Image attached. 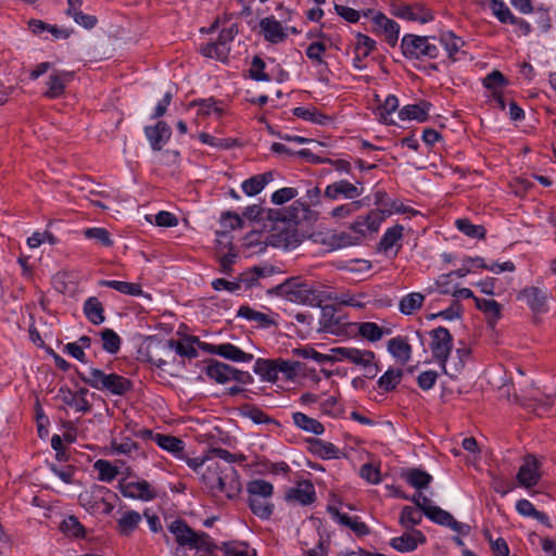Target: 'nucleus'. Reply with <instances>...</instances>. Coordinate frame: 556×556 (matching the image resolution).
Segmentation results:
<instances>
[{"label": "nucleus", "mask_w": 556, "mask_h": 556, "mask_svg": "<svg viewBox=\"0 0 556 556\" xmlns=\"http://www.w3.org/2000/svg\"><path fill=\"white\" fill-rule=\"evenodd\" d=\"M254 371L266 381L275 382L278 379L277 361L257 359L254 365Z\"/></svg>", "instance_id": "nucleus-29"}, {"label": "nucleus", "mask_w": 556, "mask_h": 556, "mask_svg": "<svg viewBox=\"0 0 556 556\" xmlns=\"http://www.w3.org/2000/svg\"><path fill=\"white\" fill-rule=\"evenodd\" d=\"M455 224L459 231L470 238L481 239L485 236V229L483 226L472 225L468 219H457Z\"/></svg>", "instance_id": "nucleus-53"}, {"label": "nucleus", "mask_w": 556, "mask_h": 556, "mask_svg": "<svg viewBox=\"0 0 556 556\" xmlns=\"http://www.w3.org/2000/svg\"><path fill=\"white\" fill-rule=\"evenodd\" d=\"M390 214L391 210H372L366 216H359L350 229L361 242L368 233L377 232L381 223Z\"/></svg>", "instance_id": "nucleus-8"}, {"label": "nucleus", "mask_w": 556, "mask_h": 556, "mask_svg": "<svg viewBox=\"0 0 556 556\" xmlns=\"http://www.w3.org/2000/svg\"><path fill=\"white\" fill-rule=\"evenodd\" d=\"M359 475L371 484H378L381 481L380 470L371 464L363 465Z\"/></svg>", "instance_id": "nucleus-64"}, {"label": "nucleus", "mask_w": 556, "mask_h": 556, "mask_svg": "<svg viewBox=\"0 0 556 556\" xmlns=\"http://www.w3.org/2000/svg\"><path fill=\"white\" fill-rule=\"evenodd\" d=\"M478 3L482 8L489 7L500 22L509 23L513 21V13L502 0H478Z\"/></svg>", "instance_id": "nucleus-30"}, {"label": "nucleus", "mask_w": 556, "mask_h": 556, "mask_svg": "<svg viewBox=\"0 0 556 556\" xmlns=\"http://www.w3.org/2000/svg\"><path fill=\"white\" fill-rule=\"evenodd\" d=\"M249 500L258 497H271L274 494V485L263 479H254L247 486Z\"/></svg>", "instance_id": "nucleus-31"}, {"label": "nucleus", "mask_w": 556, "mask_h": 556, "mask_svg": "<svg viewBox=\"0 0 556 556\" xmlns=\"http://www.w3.org/2000/svg\"><path fill=\"white\" fill-rule=\"evenodd\" d=\"M440 42L444 46L447 54L451 59L455 60V54L464 46V40L456 37L452 31L442 33L440 36Z\"/></svg>", "instance_id": "nucleus-45"}, {"label": "nucleus", "mask_w": 556, "mask_h": 556, "mask_svg": "<svg viewBox=\"0 0 556 556\" xmlns=\"http://www.w3.org/2000/svg\"><path fill=\"white\" fill-rule=\"evenodd\" d=\"M425 542L426 536L420 530H408L401 536L393 538L390 545L401 553H406L415 551L419 544Z\"/></svg>", "instance_id": "nucleus-19"}, {"label": "nucleus", "mask_w": 556, "mask_h": 556, "mask_svg": "<svg viewBox=\"0 0 556 556\" xmlns=\"http://www.w3.org/2000/svg\"><path fill=\"white\" fill-rule=\"evenodd\" d=\"M359 241L357 240V237H355L350 229V231H342L339 233H334L331 237V244L333 248L341 249L346 248L351 245L358 244Z\"/></svg>", "instance_id": "nucleus-57"}, {"label": "nucleus", "mask_w": 556, "mask_h": 556, "mask_svg": "<svg viewBox=\"0 0 556 556\" xmlns=\"http://www.w3.org/2000/svg\"><path fill=\"white\" fill-rule=\"evenodd\" d=\"M430 103L421 102L419 104L405 105L400 112L399 117L402 121L416 119L418 122H425L428 117V111Z\"/></svg>", "instance_id": "nucleus-27"}, {"label": "nucleus", "mask_w": 556, "mask_h": 556, "mask_svg": "<svg viewBox=\"0 0 556 556\" xmlns=\"http://www.w3.org/2000/svg\"><path fill=\"white\" fill-rule=\"evenodd\" d=\"M333 517L343 526L352 529L356 534L364 535L369 532L368 527L361 521L357 517L353 518L344 513H340L338 509L330 510Z\"/></svg>", "instance_id": "nucleus-33"}, {"label": "nucleus", "mask_w": 556, "mask_h": 556, "mask_svg": "<svg viewBox=\"0 0 556 556\" xmlns=\"http://www.w3.org/2000/svg\"><path fill=\"white\" fill-rule=\"evenodd\" d=\"M507 84L506 78L500 71H493L483 79V86L488 89L496 90L498 87Z\"/></svg>", "instance_id": "nucleus-63"}, {"label": "nucleus", "mask_w": 556, "mask_h": 556, "mask_svg": "<svg viewBox=\"0 0 556 556\" xmlns=\"http://www.w3.org/2000/svg\"><path fill=\"white\" fill-rule=\"evenodd\" d=\"M140 521L141 516L139 513L135 510L126 511L118 520L119 531L127 535L137 528Z\"/></svg>", "instance_id": "nucleus-48"}, {"label": "nucleus", "mask_w": 556, "mask_h": 556, "mask_svg": "<svg viewBox=\"0 0 556 556\" xmlns=\"http://www.w3.org/2000/svg\"><path fill=\"white\" fill-rule=\"evenodd\" d=\"M430 37L407 34L402 38L401 49L406 58L420 59L428 56L435 59L439 55V49L431 43Z\"/></svg>", "instance_id": "nucleus-6"}, {"label": "nucleus", "mask_w": 556, "mask_h": 556, "mask_svg": "<svg viewBox=\"0 0 556 556\" xmlns=\"http://www.w3.org/2000/svg\"><path fill=\"white\" fill-rule=\"evenodd\" d=\"M388 352L402 365L409 362L412 346L403 337H395L388 341Z\"/></svg>", "instance_id": "nucleus-25"}, {"label": "nucleus", "mask_w": 556, "mask_h": 556, "mask_svg": "<svg viewBox=\"0 0 556 556\" xmlns=\"http://www.w3.org/2000/svg\"><path fill=\"white\" fill-rule=\"evenodd\" d=\"M311 444L313 452L323 458L332 459L339 457V448L330 442L314 439L311 441Z\"/></svg>", "instance_id": "nucleus-43"}, {"label": "nucleus", "mask_w": 556, "mask_h": 556, "mask_svg": "<svg viewBox=\"0 0 556 556\" xmlns=\"http://www.w3.org/2000/svg\"><path fill=\"white\" fill-rule=\"evenodd\" d=\"M74 74L67 71L53 70L46 83L47 90L45 97L49 99L60 98L66 89L68 83L73 80Z\"/></svg>", "instance_id": "nucleus-14"}, {"label": "nucleus", "mask_w": 556, "mask_h": 556, "mask_svg": "<svg viewBox=\"0 0 556 556\" xmlns=\"http://www.w3.org/2000/svg\"><path fill=\"white\" fill-rule=\"evenodd\" d=\"M540 467L541 463L534 455H527L516 476L519 485L526 489L536 485L541 479Z\"/></svg>", "instance_id": "nucleus-11"}, {"label": "nucleus", "mask_w": 556, "mask_h": 556, "mask_svg": "<svg viewBox=\"0 0 556 556\" xmlns=\"http://www.w3.org/2000/svg\"><path fill=\"white\" fill-rule=\"evenodd\" d=\"M94 468L99 472V479L101 481L110 482L112 481L118 473L116 467H114L110 462L104 459H99L94 463Z\"/></svg>", "instance_id": "nucleus-56"}, {"label": "nucleus", "mask_w": 556, "mask_h": 556, "mask_svg": "<svg viewBox=\"0 0 556 556\" xmlns=\"http://www.w3.org/2000/svg\"><path fill=\"white\" fill-rule=\"evenodd\" d=\"M315 500L314 485L308 481L299 482L295 488L290 489L286 494V501L307 505Z\"/></svg>", "instance_id": "nucleus-22"}, {"label": "nucleus", "mask_w": 556, "mask_h": 556, "mask_svg": "<svg viewBox=\"0 0 556 556\" xmlns=\"http://www.w3.org/2000/svg\"><path fill=\"white\" fill-rule=\"evenodd\" d=\"M211 352L232 362L249 363L253 359L252 354L245 353L230 343L213 345Z\"/></svg>", "instance_id": "nucleus-24"}, {"label": "nucleus", "mask_w": 556, "mask_h": 556, "mask_svg": "<svg viewBox=\"0 0 556 556\" xmlns=\"http://www.w3.org/2000/svg\"><path fill=\"white\" fill-rule=\"evenodd\" d=\"M112 450L116 455H127L134 457L139 454L138 445L129 438H124L121 441H112Z\"/></svg>", "instance_id": "nucleus-46"}, {"label": "nucleus", "mask_w": 556, "mask_h": 556, "mask_svg": "<svg viewBox=\"0 0 556 556\" xmlns=\"http://www.w3.org/2000/svg\"><path fill=\"white\" fill-rule=\"evenodd\" d=\"M404 227L402 225H395L389 228L380 240V249L384 253L392 252L393 255L397 254L399 249L401 248V241L403 238Z\"/></svg>", "instance_id": "nucleus-23"}, {"label": "nucleus", "mask_w": 556, "mask_h": 556, "mask_svg": "<svg viewBox=\"0 0 556 556\" xmlns=\"http://www.w3.org/2000/svg\"><path fill=\"white\" fill-rule=\"evenodd\" d=\"M236 456L223 448H211L202 458L205 465L202 479L213 493H223L232 497L240 490V482L232 464Z\"/></svg>", "instance_id": "nucleus-1"}, {"label": "nucleus", "mask_w": 556, "mask_h": 556, "mask_svg": "<svg viewBox=\"0 0 556 556\" xmlns=\"http://www.w3.org/2000/svg\"><path fill=\"white\" fill-rule=\"evenodd\" d=\"M110 494V490L105 486L92 485L79 494V502L85 508L98 511L100 510V503H104V496Z\"/></svg>", "instance_id": "nucleus-21"}, {"label": "nucleus", "mask_w": 556, "mask_h": 556, "mask_svg": "<svg viewBox=\"0 0 556 556\" xmlns=\"http://www.w3.org/2000/svg\"><path fill=\"white\" fill-rule=\"evenodd\" d=\"M430 336L432 356L442 368H445V363H447V358L453 350V337L444 327L433 329Z\"/></svg>", "instance_id": "nucleus-9"}, {"label": "nucleus", "mask_w": 556, "mask_h": 556, "mask_svg": "<svg viewBox=\"0 0 556 556\" xmlns=\"http://www.w3.org/2000/svg\"><path fill=\"white\" fill-rule=\"evenodd\" d=\"M84 235L86 238L96 240L100 244L104 247L112 245V240L110 237L109 231L105 228L94 227V228H88L84 231Z\"/></svg>", "instance_id": "nucleus-58"}, {"label": "nucleus", "mask_w": 556, "mask_h": 556, "mask_svg": "<svg viewBox=\"0 0 556 556\" xmlns=\"http://www.w3.org/2000/svg\"><path fill=\"white\" fill-rule=\"evenodd\" d=\"M144 134L154 151H160L169 140L172 129L165 122H159L155 126H147Z\"/></svg>", "instance_id": "nucleus-20"}, {"label": "nucleus", "mask_w": 556, "mask_h": 556, "mask_svg": "<svg viewBox=\"0 0 556 556\" xmlns=\"http://www.w3.org/2000/svg\"><path fill=\"white\" fill-rule=\"evenodd\" d=\"M477 307L482 311L489 318V323L494 326L501 318L502 305L495 300H485L475 298Z\"/></svg>", "instance_id": "nucleus-32"}, {"label": "nucleus", "mask_w": 556, "mask_h": 556, "mask_svg": "<svg viewBox=\"0 0 556 556\" xmlns=\"http://www.w3.org/2000/svg\"><path fill=\"white\" fill-rule=\"evenodd\" d=\"M363 193V187H358L348 180L336 181L325 189V197L329 200H338L340 197L353 200Z\"/></svg>", "instance_id": "nucleus-18"}, {"label": "nucleus", "mask_w": 556, "mask_h": 556, "mask_svg": "<svg viewBox=\"0 0 556 556\" xmlns=\"http://www.w3.org/2000/svg\"><path fill=\"white\" fill-rule=\"evenodd\" d=\"M153 441L163 450L177 454L184 450V442L176 437L155 433Z\"/></svg>", "instance_id": "nucleus-42"}, {"label": "nucleus", "mask_w": 556, "mask_h": 556, "mask_svg": "<svg viewBox=\"0 0 556 556\" xmlns=\"http://www.w3.org/2000/svg\"><path fill=\"white\" fill-rule=\"evenodd\" d=\"M425 515L431 521L446 526L457 533L467 534L469 532V526L458 522L448 511L443 510L439 506L432 505L426 510Z\"/></svg>", "instance_id": "nucleus-15"}, {"label": "nucleus", "mask_w": 556, "mask_h": 556, "mask_svg": "<svg viewBox=\"0 0 556 556\" xmlns=\"http://www.w3.org/2000/svg\"><path fill=\"white\" fill-rule=\"evenodd\" d=\"M359 334L370 342L379 341L384 334H390V329H383L375 323L365 321L358 325Z\"/></svg>", "instance_id": "nucleus-37"}, {"label": "nucleus", "mask_w": 556, "mask_h": 556, "mask_svg": "<svg viewBox=\"0 0 556 556\" xmlns=\"http://www.w3.org/2000/svg\"><path fill=\"white\" fill-rule=\"evenodd\" d=\"M238 316L247 318L249 320L257 321L265 327L274 324V320L269 318L266 314L256 312L249 306H241L238 311Z\"/></svg>", "instance_id": "nucleus-54"}, {"label": "nucleus", "mask_w": 556, "mask_h": 556, "mask_svg": "<svg viewBox=\"0 0 556 556\" xmlns=\"http://www.w3.org/2000/svg\"><path fill=\"white\" fill-rule=\"evenodd\" d=\"M293 114L300 118L312 121L319 125H323L326 123V121H328L326 115L321 114L314 108H295L293 109Z\"/></svg>", "instance_id": "nucleus-55"}, {"label": "nucleus", "mask_w": 556, "mask_h": 556, "mask_svg": "<svg viewBox=\"0 0 556 556\" xmlns=\"http://www.w3.org/2000/svg\"><path fill=\"white\" fill-rule=\"evenodd\" d=\"M192 105L198 108V115L201 116H210L212 114L220 116L222 114V109L216 105V102L213 99H204L193 102Z\"/></svg>", "instance_id": "nucleus-59"}, {"label": "nucleus", "mask_w": 556, "mask_h": 556, "mask_svg": "<svg viewBox=\"0 0 556 556\" xmlns=\"http://www.w3.org/2000/svg\"><path fill=\"white\" fill-rule=\"evenodd\" d=\"M307 206L301 201H294L288 206L280 207V248L293 250L305 239L303 220L307 215Z\"/></svg>", "instance_id": "nucleus-3"}, {"label": "nucleus", "mask_w": 556, "mask_h": 556, "mask_svg": "<svg viewBox=\"0 0 556 556\" xmlns=\"http://www.w3.org/2000/svg\"><path fill=\"white\" fill-rule=\"evenodd\" d=\"M292 418H293L294 424L299 428H301L307 432H311L314 434H321L325 431L324 426L318 420L311 418L303 413H294Z\"/></svg>", "instance_id": "nucleus-38"}, {"label": "nucleus", "mask_w": 556, "mask_h": 556, "mask_svg": "<svg viewBox=\"0 0 556 556\" xmlns=\"http://www.w3.org/2000/svg\"><path fill=\"white\" fill-rule=\"evenodd\" d=\"M406 481L417 490L425 489L432 481L431 475L420 469H409L404 475Z\"/></svg>", "instance_id": "nucleus-41"}, {"label": "nucleus", "mask_w": 556, "mask_h": 556, "mask_svg": "<svg viewBox=\"0 0 556 556\" xmlns=\"http://www.w3.org/2000/svg\"><path fill=\"white\" fill-rule=\"evenodd\" d=\"M548 292L539 287H527L518 293V299L525 300L530 309L535 314H544L548 311Z\"/></svg>", "instance_id": "nucleus-12"}, {"label": "nucleus", "mask_w": 556, "mask_h": 556, "mask_svg": "<svg viewBox=\"0 0 556 556\" xmlns=\"http://www.w3.org/2000/svg\"><path fill=\"white\" fill-rule=\"evenodd\" d=\"M61 530L68 536L81 538L85 535V528L75 516H68L61 523Z\"/></svg>", "instance_id": "nucleus-51"}, {"label": "nucleus", "mask_w": 556, "mask_h": 556, "mask_svg": "<svg viewBox=\"0 0 556 556\" xmlns=\"http://www.w3.org/2000/svg\"><path fill=\"white\" fill-rule=\"evenodd\" d=\"M280 298L296 304L320 305L325 301L324 292L300 277H292L280 282Z\"/></svg>", "instance_id": "nucleus-4"}, {"label": "nucleus", "mask_w": 556, "mask_h": 556, "mask_svg": "<svg viewBox=\"0 0 556 556\" xmlns=\"http://www.w3.org/2000/svg\"><path fill=\"white\" fill-rule=\"evenodd\" d=\"M81 379L91 388L118 396L126 394L131 389V382L127 378L114 372L106 374L93 367L83 374Z\"/></svg>", "instance_id": "nucleus-5"}, {"label": "nucleus", "mask_w": 556, "mask_h": 556, "mask_svg": "<svg viewBox=\"0 0 556 556\" xmlns=\"http://www.w3.org/2000/svg\"><path fill=\"white\" fill-rule=\"evenodd\" d=\"M324 292L325 300H332L340 304L350 305V306H362V302L352 296L348 292L333 293V292Z\"/></svg>", "instance_id": "nucleus-61"}, {"label": "nucleus", "mask_w": 556, "mask_h": 556, "mask_svg": "<svg viewBox=\"0 0 556 556\" xmlns=\"http://www.w3.org/2000/svg\"><path fill=\"white\" fill-rule=\"evenodd\" d=\"M271 497H258L249 500V505L253 514L262 519H268L274 510L275 504L270 502Z\"/></svg>", "instance_id": "nucleus-36"}, {"label": "nucleus", "mask_w": 556, "mask_h": 556, "mask_svg": "<svg viewBox=\"0 0 556 556\" xmlns=\"http://www.w3.org/2000/svg\"><path fill=\"white\" fill-rule=\"evenodd\" d=\"M293 353H296V354H301L303 355L304 357H312L313 359H315L316 362L323 364V363H326V362H339V361H342V357H339L337 356L336 353H332V351L330 352V354H321V353H318L314 350H312L311 352L306 351V350H292Z\"/></svg>", "instance_id": "nucleus-60"}, {"label": "nucleus", "mask_w": 556, "mask_h": 556, "mask_svg": "<svg viewBox=\"0 0 556 556\" xmlns=\"http://www.w3.org/2000/svg\"><path fill=\"white\" fill-rule=\"evenodd\" d=\"M349 323L340 315L332 305H325L321 307V316L319 319L320 331L338 334L343 330V327Z\"/></svg>", "instance_id": "nucleus-17"}, {"label": "nucleus", "mask_w": 556, "mask_h": 556, "mask_svg": "<svg viewBox=\"0 0 556 556\" xmlns=\"http://www.w3.org/2000/svg\"><path fill=\"white\" fill-rule=\"evenodd\" d=\"M422 520L421 513L412 507L405 506L403 507L400 515V523L407 530H415V526L419 525Z\"/></svg>", "instance_id": "nucleus-44"}, {"label": "nucleus", "mask_w": 556, "mask_h": 556, "mask_svg": "<svg viewBox=\"0 0 556 556\" xmlns=\"http://www.w3.org/2000/svg\"><path fill=\"white\" fill-rule=\"evenodd\" d=\"M205 374L218 383L238 381L245 384L251 380V375L248 371L236 369L230 365L217 361H213L206 366Z\"/></svg>", "instance_id": "nucleus-7"}, {"label": "nucleus", "mask_w": 556, "mask_h": 556, "mask_svg": "<svg viewBox=\"0 0 556 556\" xmlns=\"http://www.w3.org/2000/svg\"><path fill=\"white\" fill-rule=\"evenodd\" d=\"M102 339V348L111 353L115 354L118 352L121 348V338L112 329H104L101 331Z\"/></svg>", "instance_id": "nucleus-50"}, {"label": "nucleus", "mask_w": 556, "mask_h": 556, "mask_svg": "<svg viewBox=\"0 0 556 556\" xmlns=\"http://www.w3.org/2000/svg\"><path fill=\"white\" fill-rule=\"evenodd\" d=\"M363 205V201H353L349 204L340 205L331 211V216L334 218L346 217L354 212L358 211Z\"/></svg>", "instance_id": "nucleus-62"}, {"label": "nucleus", "mask_w": 556, "mask_h": 556, "mask_svg": "<svg viewBox=\"0 0 556 556\" xmlns=\"http://www.w3.org/2000/svg\"><path fill=\"white\" fill-rule=\"evenodd\" d=\"M119 491L125 497L146 502L156 496L155 490L146 480L121 482Z\"/></svg>", "instance_id": "nucleus-13"}, {"label": "nucleus", "mask_w": 556, "mask_h": 556, "mask_svg": "<svg viewBox=\"0 0 556 556\" xmlns=\"http://www.w3.org/2000/svg\"><path fill=\"white\" fill-rule=\"evenodd\" d=\"M177 546L175 556H215L216 546L204 532L193 531L185 521L175 520L168 526Z\"/></svg>", "instance_id": "nucleus-2"}, {"label": "nucleus", "mask_w": 556, "mask_h": 556, "mask_svg": "<svg viewBox=\"0 0 556 556\" xmlns=\"http://www.w3.org/2000/svg\"><path fill=\"white\" fill-rule=\"evenodd\" d=\"M469 355L470 350L467 346L458 348L455 351V355L452 356L450 363H445V368H442L444 374L452 378H456L464 369Z\"/></svg>", "instance_id": "nucleus-26"}, {"label": "nucleus", "mask_w": 556, "mask_h": 556, "mask_svg": "<svg viewBox=\"0 0 556 556\" xmlns=\"http://www.w3.org/2000/svg\"><path fill=\"white\" fill-rule=\"evenodd\" d=\"M100 285L112 288L123 294L139 296L143 293L140 285H138V283L118 281V280H103V281H100Z\"/></svg>", "instance_id": "nucleus-39"}, {"label": "nucleus", "mask_w": 556, "mask_h": 556, "mask_svg": "<svg viewBox=\"0 0 556 556\" xmlns=\"http://www.w3.org/2000/svg\"><path fill=\"white\" fill-rule=\"evenodd\" d=\"M392 14L396 17L416 21L421 24L428 23L433 20V15L430 10L426 9L421 4L415 5L399 4L393 7Z\"/></svg>", "instance_id": "nucleus-16"}, {"label": "nucleus", "mask_w": 556, "mask_h": 556, "mask_svg": "<svg viewBox=\"0 0 556 556\" xmlns=\"http://www.w3.org/2000/svg\"><path fill=\"white\" fill-rule=\"evenodd\" d=\"M258 33L267 41L276 43L278 42V21L274 15L264 17L258 23Z\"/></svg>", "instance_id": "nucleus-34"}, {"label": "nucleus", "mask_w": 556, "mask_h": 556, "mask_svg": "<svg viewBox=\"0 0 556 556\" xmlns=\"http://www.w3.org/2000/svg\"><path fill=\"white\" fill-rule=\"evenodd\" d=\"M84 313L88 320L93 325H100L104 321V309L97 298H89L84 304Z\"/></svg>", "instance_id": "nucleus-28"}, {"label": "nucleus", "mask_w": 556, "mask_h": 556, "mask_svg": "<svg viewBox=\"0 0 556 556\" xmlns=\"http://www.w3.org/2000/svg\"><path fill=\"white\" fill-rule=\"evenodd\" d=\"M332 353L337 356L348 359L354 365L363 366L367 370L368 377H375L377 374V367L372 365L375 354L368 350H358L355 348H336L332 349Z\"/></svg>", "instance_id": "nucleus-10"}, {"label": "nucleus", "mask_w": 556, "mask_h": 556, "mask_svg": "<svg viewBox=\"0 0 556 556\" xmlns=\"http://www.w3.org/2000/svg\"><path fill=\"white\" fill-rule=\"evenodd\" d=\"M425 295L419 292H413L405 295L399 304L401 313L412 315L415 311L422 306Z\"/></svg>", "instance_id": "nucleus-40"}, {"label": "nucleus", "mask_w": 556, "mask_h": 556, "mask_svg": "<svg viewBox=\"0 0 556 556\" xmlns=\"http://www.w3.org/2000/svg\"><path fill=\"white\" fill-rule=\"evenodd\" d=\"M201 52L206 58L226 61L230 52V47H222L219 43L214 41L203 46L201 48Z\"/></svg>", "instance_id": "nucleus-49"}, {"label": "nucleus", "mask_w": 556, "mask_h": 556, "mask_svg": "<svg viewBox=\"0 0 556 556\" xmlns=\"http://www.w3.org/2000/svg\"><path fill=\"white\" fill-rule=\"evenodd\" d=\"M402 376L401 369H389L379 378L378 386L383 391H391L400 383Z\"/></svg>", "instance_id": "nucleus-47"}, {"label": "nucleus", "mask_w": 556, "mask_h": 556, "mask_svg": "<svg viewBox=\"0 0 556 556\" xmlns=\"http://www.w3.org/2000/svg\"><path fill=\"white\" fill-rule=\"evenodd\" d=\"M162 348L170 352L174 351L177 354L189 358L197 356V350L193 346V342L189 339L182 341L168 340Z\"/></svg>", "instance_id": "nucleus-35"}, {"label": "nucleus", "mask_w": 556, "mask_h": 556, "mask_svg": "<svg viewBox=\"0 0 556 556\" xmlns=\"http://www.w3.org/2000/svg\"><path fill=\"white\" fill-rule=\"evenodd\" d=\"M399 100L395 96H388L384 102L379 105L377 114L379 119L386 124H391L393 121L389 119V116L397 109Z\"/></svg>", "instance_id": "nucleus-52"}]
</instances>
